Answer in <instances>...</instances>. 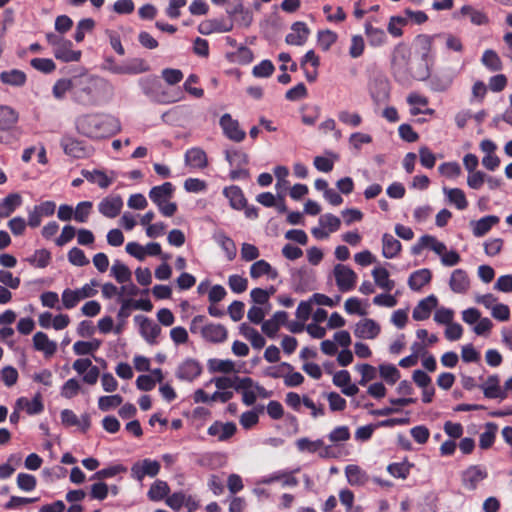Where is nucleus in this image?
Listing matches in <instances>:
<instances>
[{
	"mask_svg": "<svg viewBox=\"0 0 512 512\" xmlns=\"http://www.w3.org/2000/svg\"><path fill=\"white\" fill-rule=\"evenodd\" d=\"M119 129V122L109 116L85 114L76 120V130L87 137L101 138L119 131Z\"/></svg>",
	"mask_w": 512,
	"mask_h": 512,
	"instance_id": "1",
	"label": "nucleus"
},
{
	"mask_svg": "<svg viewBox=\"0 0 512 512\" xmlns=\"http://www.w3.org/2000/svg\"><path fill=\"white\" fill-rule=\"evenodd\" d=\"M105 86V80L96 76L75 77L74 99L82 104H93Z\"/></svg>",
	"mask_w": 512,
	"mask_h": 512,
	"instance_id": "2",
	"label": "nucleus"
},
{
	"mask_svg": "<svg viewBox=\"0 0 512 512\" xmlns=\"http://www.w3.org/2000/svg\"><path fill=\"white\" fill-rule=\"evenodd\" d=\"M205 317L202 315L195 316L190 323V331L199 333L202 338L210 343H222L228 337V330L221 324L209 323L204 324Z\"/></svg>",
	"mask_w": 512,
	"mask_h": 512,
	"instance_id": "3",
	"label": "nucleus"
},
{
	"mask_svg": "<svg viewBox=\"0 0 512 512\" xmlns=\"http://www.w3.org/2000/svg\"><path fill=\"white\" fill-rule=\"evenodd\" d=\"M174 187L170 182L153 187L149 192L150 199L158 206L164 216L171 217L177 210L176 203L170 202Z\"/></svg>",
	"mask_w": 512,
	"mask_h": 512,
	"instance_id": "4",
	"label": "nucleus"
},
{
	"mask_svg": "<svg viewBox=\"0 0 512 512\" xmlns=\"http://www.w3.org/2000/svg\"><path fill=\"white\" fill-rule=\"evenodd\" d=\"M413 76L418 80H425L430 77V87L433 91L436 92L447 91L451 87L454 80V74L447 71L438 72L430 76L427 67L421 72H415Z\"/></svg>",
	"mask_w": 512,
	"mask_h": 512,
	"instance_id": "5",
	"label": "nucleus"
},
{
	"mask_svg": "<svg viewBox=\"0 0 512 512\" xmlns=\"http://www.w3.org/2000/svg\"><path fill=\"white\" fill-rule=\"evenodd\" d=\"M488 477V472L481 465H471L462 472L461 482L468 491H474Z\"/></svg>",
	"mask_w": 512,
	"mask_h": 512,
	"instance_id": "6",
	"label": "nucleus"
},
{
	"mask_svg": "<svg viewBox=\"0 0 512 512\" xmlns=\"http://www.w3.org/2000/svg\"><path fill=\"white\" fill-rule=\"evenodd\" d=\"M333 275L339 291L347 292L355 287L357 275L350 267L337 264L334 266Z\"/></svg>",
	"mask_w": 512,
	"mask_h": 512,
	"instance_id": "7",
	"label": "nucleus"
},
{
	"mask_svg": "<svg viewBox=\"0 0 512 512\" xmlns=\"http://www.w3.org/2000/svg\"><path fill=\"white\" fill-rule=\"evenodd\" d=\"M160 471V463L156 460L144 459L133 464L132 477L141 481L145 476L155 477Z\"/></svg>",
	"mask_w": 512,
	"mask_h": 512,
	"instance_id": "8",
	"label": "nucleus"
},
{
	"mask_svg": "<svg viewBox=\"0 0 512 512\" xmlns=\"http://www.w3.org/2000/svg\"><path fill=\"white\" fill-rule=\"evenodd\" d=\"M134 319L139 324L140 333L145 340L151 345L155 344L157 337L161 333L159 325L142 315H138Z\"/></svg>",
	"mask_w": 512,
	"mask_h": 512,
	"instance_id": "9",
	"label": "nucleus"
},
{
	"mask_svg": "<svg viewBox=\"0 0 512 512\" xmlns=\"http://www.w3.org/2000/svg\"><path fill=\"white\" fill-rule=\"evenodd\" d=\"M381 331L380 325L373 319L365 318L356 323L354 335L360 339H375Z\"/></svg>",
	"mask_w": 512,
	"mask_h": 512,
	"instance_id": "10",
	"label": "nucleus"
},
{
	"mask_svg": "<svg viewBox=\"0 0 512 512\" xmlns=\"http://www.w3.org/2000/svg\"><path fill=\"white\" fill-rule=\"evenodd\" d=\"M220 125L224 134L232 141L241 142L245 138V132L240 129L239 122L231 117L230 114H224L220 119Z\"/></svg>",
	"mask_w": 512,
	"mask_h": 512,
	"instance_id": "11",
	"label": "nucleus"
},
{
	"mask_svg": "<svg viewBox=\"0 0 512 512\" xmlns=\"http://www.w3.org/2000/svg\"><path fill=\"white\" fill-rule=\"evenodd\" d=\"M123 207V201L120 196L105 197L98 205L99 212L108 218L117 217Z\"/></svg>",
	"mask_w": 512,
	"mask_h": 512,
	"instance_id": "12",
	"label": "nucleus"
},
{
	"mask_svg": "<svg viewBox=\"0 0 512 512\" xmlns=\"http://www.w3.org/2000/svg\"><path fill=\"white\" fill-rule=\"evenodd\" d=\"M481 389L485 397L490 399H505L506 393L505 390H502L500 386V379L497 375L489 376L482 384Z\"/></svg>",
	"mask_w": 512,
	"mask_h": 512,
	"instance_id": "13",
	"label": "nucleus"
},
{
	"mask_svg": "<svg viewBox=\"0 0 512 512\" xmlns=\"http://www.w3.org/2000/svg\"><path fill=\"white\" fill-rule=\"evenodd\" d=\"M232 28V23H227L218 19L204 20L198 25V31L202 35H210L212 33H225L231 31Z\"/></svg>",
	"mask_w": 512,
	"mask_h": 512,
	"instance_id": "14",
	"label": "nucleus"
},
{
	"mask_svg": "<svg viewBox=\"0 0 512 512\" xmlns=\"http://www.w3.org/2000/svg\"><path fill=\"white\" fill-rule=\"evenodd\" d=\"M236 429V425L232 422L222 423L216 421L208 428V434L219 441H226L236 433Z\"/></svg>",
	"mask_w": 512,
	"mask_h": 512,
	"instance_id": "15",
	"label": "nucleus"
},
{
	"mask_svg": "<svg viewBox=\"0 0 512 512\" xmlns=\"http://www.w3.org/2000/svg\"><path fill=\"white\" fill-rule=\"evenodd\" d=\"M309 33L305 23L296 22L292 25L291 32L286 36L285 41L289 45L301 46L306 42Z\"/></svg>",
	"mask_w": 512,
	"mask_h": 512,
	"instance_id": "16",
	"label": "nucleus"
},
{
	"mask_svg": "<svg viewBox=\"0 0 512 512\" xmlns=\"http://www.w3.org/2000/svg\"><path fill=\"white\" fill-rule=\"evenodd\" d=\"M34 348L44 353L46 357H51L57 350L56 342L50 340L43 332H37L33 336Z\"/></svg>",
	"mask_w": 512,
	"mask_h": 512,
	"instance_id": "17",
	"label": "nucleus"
},
{
	"mask_svg": "<svg viewBox=\"0 0 512 512\" xmlns=\"http://www.w3.org/2000/svg\"><path fill=\"white\" fill-rule=\"evenodd\" d=\"M185 163L192 168L203 169L208 165L206 153L201 148H191L185 154Z\"/></svg>",
	"mask_w": 512,
	"mask_h": 512,
	"instance_id": "18",
	"label": "nucleus"
},
{
	"mask_svg": "<svg viewBox=\"0 0 512 512\" xmlns=\"http://www.w3.org/2000/svg\"><path fill=\"white\" fill-rule=\"evenodd\" d=\"M449 285L453 292L465 293L470 286V280L466 271L462 269L454 270L451 275Z\"/></svg>",
	"mask_w": 512,
	"mask_h": 512,
	"instance_id": "19",
	"label": "nucleus"
},
{
	"mask_svg": "<svg viewBox=\"0 0 512 512\" xmlns=\"http://www.w3.org/2000/svg\"><path fill=\"white\" fill-rule=\"evenodd\" d=\"M437 306V298L433 295L421 300L413 310V318L417 321L425 320L430 316L432 309Z\"/></svg>",
	"mask_w": 512,
	"mask_h": 512,
	"instance_id": "20",
	"label": "nucleus"
},
{
	"mask_svg": "<svg viewBox=\"0 0 512 512\" xmlns=\"http://www.w3.org/2000/svg\"><path fill=\"white\" fill-rule=\"evenodd\" d=\"M266 275L269 279H276L278 272L265 260H258L254 262L250 268V276L253 279H258Z\"/></svg>",
	"mask_w": 512,
	"mask_h": 512,
	"instance_id": "21",
	"label": "nucleus"
},
{
	"mask_svg": "<svg viewBox=\"0 0 512 512\" xmlns=\"http://www.w3.org/2000/svg\"><path fill=\"white\" fill-rule=\"evenodd\" d=\"M61 146L67 155L75 158H82L87 154L82 142L71 137H63Z\"/></svg>",
	"mask_w": 512,
	"mask_h": 512,
	"instance_id": "22",
	"label": "nucleus"
},
{
	"mask_svg": "<svg viewBox=\"0 0 512 512\" xmlns=\"http://www.w3.org/2000/svg\"><path fill=\"white\" fill-rule=\"evenodd\" d=\"M54 56L64 62H74L79 61L81 52L72 50L71 41L64 40L60 46L54 49Z\"/></svg>",
	"mask_w": 512,
	"mask_h": 512,
	"instance_id": "23",
	"label": "nucleus"
},
{
	"mask_svg": "<svg viewBox=\"0 0 512 512\" xmlns=\"http://www.w3.org/2000/svg\"><path fill=\"white\" fill-rule=\"evenodd\" d=\"M61 420L64 425L79 426L83 431L88 430L90 427V419L88 415H83L82 418L79 419L76 414L69 409H64L61 412Z\"/></svg>",
	"mask_w": 512,
	"mask_h": 512,
	"instance_id": "24",
	"label": "nucleus"
},
{
	"mask_svg": "<svg viewBox=\"0 0 512 512\" xmlns=\"http://www.w3.org/2000/svg\"><path fill=\"white\" fill-rule=\"evenodd\" d=\"M115 175V172H111L110 175H107L101 170L83 171V176L88 181L98 184L102 189H106L113 182Z\"/></svg>",
	"mask_w": 512,
	"mask_h": 512,
	"instance_id": "25",
	"label": "nucleus"
},
{
	"mask_svg": "<svg viewBox=\"0 0 512 512\" xmlns=\"http://www.w3.org/2000/svg\"><path fill=\"white\" fill-rule=\"evenodd\" d=\"M201 373V366L195 360H186L183 362L177 371V376L180 379L191 381L199 376Z\"/></svg>",
	"mask_w": 512,
	"mask_h": 512,
	"instance_id": "26",
	"label": "nucleus"
},
{
	"mask_svg": "<svg viewBox=\"0 0 512 512\" xmlns=\"http://www.w3.org/2000/svg\"><path fill=\"white\" fill-rule=\"evenodd\" d=\"M239 331L248 341H250L253 348L261 349L265 346L266 341L264 337L248 324L242 323L239 326Z\"/></svg>",
	"mask_w": 512,
	"mask_h": 512,
	"instance_id": "27",
	"label": "nucleus"
},
{
	"mask_svg": "<svg viewBox=\"0 0 512 512\" xmlns=\"http://www.w3.org/2000/svg\"><path fill=\"white\" fill-rule=\"evenodd\" d=\"M499 222V218L494 215L483 217L477 221H472L470 225L473 229V234L476 237L484 236L494 225Z\"/></svg>",
	"mask_w": 512,
	"mask_h": 512,
	"instance_id": "28",
	"label": "nucleus"
},
{
	"mask_svg": "<svg viewBox=\"0 0 512 512\" xmlns=\"http://www.w3.org/2000/svg\"><path fill=\"white\" fill-rule=\"evenodd\" d=\"M22 203V198L18 193L7 195L0 203V220L9 217L15 209Z\"/></svg>",
	"mask_w": 512,
	"mask_h": 512,
	"instance_id": "29",
	"label": "nucleus"
},
{
	"mask_svg": "<svg viewBox=\"0 0 512 512\" xmlns=\"http://www.w3.org/2000/svg\"><path fill=\"white\" fill-rule=\"evenodd\" d=\"M17 408L25 410L28 414H38L43 410L41 395L36 394L32 400L21 397L16 401Z\"/></svg>",
	"mask_w": 512,
	"mask_h": 512,
	"instance_id": "30",
	"label": "nucleus"
},
{
	"mask_svg": "<svg viewBox=\"0 0 512 512\" xmlns=\"http://www.w3.org/2000/svg\"><path fill=\"white\" fill-rule=\"evenodd\" d=\"M375 20L367 21L365 24V33L369 39V43L372 46L382 45L386 40V34L380 27L374 26Z\"/></svg>",
	"mask_w": 512,
	"mask_h": 512,
	"instance_id": "31",
	"label": "nucleus"
},
{
	"mask_svg": "<svg viewBox=\"0 0 512 512\" xmlns=\"http://www.w3.org/2000/svg\"><path fill=\"white\" fill-rule=\"evenodd\" d=\"M401 243L390 234H384L382 238V253L385 258L391 259L398 255Z\"/></svg>",
	"mask_w": 512,
	"mask_h": 512,
	"instance_id": "32",
	"label": "nucleus"
},
{
	"mask_svg": "<svg viewBox=\"0 0 512 512\" xmlns=\"http://www.w3.org/2000/svg\"><path fill=\"white\" fill-rule=\"evenodd\" d=\"M345 474L350 485L361 486L364 485L369 477L365 471H363L357 465H348L345 469Z\"/></svg>",
	"mask_w": 512,
	"mask_h": 512,
	"instance_id": "33",
	"label": "nucleus"
},
{
	"mask_svg": "<svg viewBox=\"0 0 512 512\" xmlns=\"http://www.w3.org/2000/svg\"><path fill=\"white\" fill-rule=\"evenodd\" d=\"M375 284L385 291H391L395 282L389 278V272L383 267H377L372 271Z\"/></svg>",
	"mask_w": 512,
	"mask_h": 512,
	"instance_id": "34",
	"label": "nucleus"
},
{
	"mask_svg": "<svg viewBox=\"0 0 512 512\" xmlns=\"http://www.w3.org/2000/svg\"><path fill=\"white\" fill-rule=\"evenodd\" d=\"M431 280V272L428 269H421L411 274L408 285L412 290H420Z\"/></svg>",
	"mask_w": 512,
	"mask_h": 512,
	"instance_id": "35",
	"label": "nucleus"
},
{
	"mask_svg": "<svg viewBox=\"0 0 512 512\" xmlns=\"http://www.w3.org/2000/svg\"><path fill=\"white\" fill-rule=\"evenodd\" d=\"M18 113L8 106H0V130H8L18 121Z\"/></svg>",
	"mask_w": 512,
	"mask_h": 512,
	"instance_id": "36",
	"label": "nucleus"
},
{
	"mask_svg": "<svg viewBox=\"0 0 512 512\" xmlns=\"http://www.w3.org/2000/svg\"><path fill=\"white\" fill-rule=\"evenodd\" d=\"M148 70V66L141 59H134L125 66H117L114 72L117 74H139Z\"/></svg>",
	"mask_w": 512,
	"mask_h": 512,
	"instance_id": "37",
	"label": "nucleus"
},
{
	"mask_svg": "<svg viewBox=\"0 0 512 512\" xmlns=\"http://www.w3.org/2000/svg\"><path fill=\"white\" fill-rule=\"evenodd\" d=\"M225 196L229 199L232 208L240 210L245 206V198L241 189L237 186L225 188Z\"/></svg>",
	"mask_w": 512,
	"mask_h": 512,
	"instance_id": "38",
	"label": "nucleus"
},
{
	"mask_svg": "<svg viewBox=\"0 0 512 512\" xmlns=\"http://www.w3.org/2000/svg\"><path fill=\"white\" fill-rule=\"evenodd\" d=\"M111 275L118 283L123 284L131 281L132 273L125 264L116 260L111 267Z\"/></svg>",
	"mask_w": 512,
	"mask_h": 512,
	"instance_id": "39",
	"label": "nucleus"
},
{
	"mask_svg": "<svg viewBox=\"0 0 512 512\" xmlns=\"http://www.w3.org/2000/svg\"><path fill=\"white\" fill-rule=\"evenodd\" d=\"M169 492H170V488H169L167 482L162 481V480H157L151 485V487L148 491V497L152 501H160V500L164 499L165 497H167Z\"/></svg>",
	"mask_w": 512,
	"mask_h": 512,
	"instance_id": "40",
	"label": "nucleus"
},
{
	"mask_svg": "<svg viewBox=\"0 0 512 512\" xmlns=\"http://www.w3.org/2000/svg\"><path fill=\"white\" fill-rule=\"evenodd\" d=\"M444 193L447 195L450 203L454 204L459 210H463L468 206V202L466 200V196L461 189L452 188L447 189L444 188Z\"/></svg>",
	"mask_w": 512,
	"mask_h": 512,
	"instance_id": "41",
	"label": "nucleus"
},
{
	"mask_svg": "<svg viewBox=\"0 0 512 512\" xmlns=\"http://www.w3.org/2000/svg\"><path fill=\"white\" fill-rule=\"evenodd\" d=\"M460 14L469 17L471 23L475 25H485L488 23V17L485 13L471 6H463L460 10Z\"/></svg>",
	"mask_w": 512,
	"mask_h": 512,
	"instance_id": "42",
	"label": "nucleus"
},
{
	"mask_svg": "<svg viewBox=\"0 0 512 512\" xmlns=\"http://www.w3.org/2000/svg\"><path fill=\"white\" fill-rule=\"evenodd\" d=\"M3 83L12 86H22L26 81V75L20 70L5 71L0 74Z\"/></svg>",
	"mask_w": 512,
	"mask_h": 512,
	"instance_id": "43",
	"label": "nucleus"
},
{
	"mask_svg": "<svg viewBox=\"0 0 512 512\" xmlns=\"http://www.w3.org/2000/svg\"><path fill=\"white\" fill-rule=\"evenodd\" d=\"M75 88V78L59 79L53 86V95L56 99H63L67 92Z\"/></svg>",
	"mask_w": 512,
	"mask_h": 512,
	"instance_id": "44",
	"label": "nucleus"
},
{
	"mask_svg": "<svg viewBox=\"0 0 512 512\" xmlns=\"http://www.w3.org/2000/svg\"><path fill=\"white\" fill-rule=\"evenodd\" d=\"M51 254L46 249L36 250L32 256L27 258V261L37 268H45L49 265Z\"/></svg>",
	"mask_w": 512,
	"mask_h": 512,
	"instance_id": "45",
	"label": "nucleus"
},
{
	"mask_svg": "<svg viewBox=\"0 0 512 512\" xmlns=\"http://www.w3.org/2000/svg\"><path fill=\"white\" fill-rule=\"evenodd\" d=\"M497 426L494 423H487L485 431L480 434L479 446L482 449H488L492 446L495 440Z\"/></svg>",
	"mask_w": 512,
	"mask_h": 512,
	"instance_id": "46",
	"label": "nucleus"
},
{
	"mask_svg": "<svg viewBox=\"0 0 512 512\" xmlns=\"http://www.w3.org/2000/svg\"><path fill=\"white\" fill-rule=\"evenodd\" d=\"M123 402L122 396L119 394L109 395V396H101L98 399V407L101 411H109L113 408L120 406Z\"/></svg>",
	"mask_w": 512,
	"mask_h": 512,
	"instance_id": "47",
	"label": "nucleus"
},
{
	"mask_svg": "<svg viewBox=\"0 0 512 512\" xmlns=\"http://www.w3.org/2000/svg\"><path fill=\"white\" fill-rule=\"evenodd\" d=\"M209 369L213 372L231 373L235 372V363L231 360L212 359L209 361Z\"/></svg>",
	"mask_w": 512,
	"mask_h": 512,
	"instance_id": "48",
	"label": "nucleus"
},
{
	"mask_svg": "<svg viewBox=\"0 0 512 512\" xmlns=\"http://www.w3.org/2000/svg\"><path fill=\"white\" fill-rule=\"evenodd\" d=\"M101 345V341L94 339L92 341H78L74 344L73 349L77 355H86L96 351Z\"/></svg>",
	"mask_w": 512,
	"mask_h": 512,
	"instance_id": "49",
	"label": "nucleus"
},
{
	"mask_svg": "<svg viewBox=\"0 0 512 512\" xmlns=\"http://www.w3.org/2000/svg\"><path fill=\"white\" fill-rule=\"evenodd\" d=\"M380 376L389 384H395L400 378L398 369L390 364H382L379 366Z\"/></svg>",
	"mask_w": 512,
	"mask_h": 512,
	"instance_id": "50",
	"label": "nucleus"
},
{
	"mask_svg": "<svg viewBox=\"0 0 512 512\" xmlns=\"http://www.w3.org/2000/svg\"><path fill=\"white\" fill-rule=\"evenodd\" d=\"M296 446L299 449V451L302 452H310L314 453L317 451H320L323 447V441L322 440H315L312 441L308 438H300L296 441Z\"/></svg>",
	"mask_w": 512,
	"mask_h": 512,
	"instance_id": "51",
	"label": "nucleus"
},
{
	"mask_svg": "<svg viewBox=\"0 0 512 512\" xmlns=\"http://www.w3.org/2000/svg\"><path fill=\"white\" fill-rule=\"evenodd\" d=\"M482 63L492 71H499L502 68V62L493 50H486L484 52Z\"/></svg>",
	"mask_w": 512,
	"mask_h": 512,
	"instance_id": "52",
	"label": "nucleus"
},
{
	"mask_svg": "<svg viewBox=\"0 0 512 512\" xmlns=\"http://www.w3.org/2000/svg\"><path fill=\"white\" fill-rule=\"evenodd\" d=\"M407 102L412 106L410 110L411 114L415 116L422 113V110L419 107L427 106L428 99L422 95L412 93L408 96Z\"/></svg>",
	"mask_w": 512,
	"mask_h": 512,
	"instance_id": "53",
	"label": "nucleus"
},
{
	"mask_svg": "<svg viewBox=\"0 0 512 512\" xmlns=\"http://www.w3.org/2000/svg\"><path fill=\"white\" fill-rule=\"evenodd\" d=\"M91 209L92 203L90 201L80 202L75 208L74 219L80 223L86 222L91 212Z\"/></svg>",
	"mask_w": 512,
	"mask_h": 512,
	"instance_id": "54",
	"label": "nucleus"
},
{
	"mask_svg": "<svg viewBox=\"0 0 512 512\" xmlns=\"http://www.w3.org/2000/svg\"><path fill=\"white\" fill-rule=\"evenodd\" d=\"M337 40L336 33L330 30H323L318 33V43L320 47L327 51Z\"/></svg>",
	"mask_w": 512,
	"mask_h": 512,
	"instance_id": "55",
	"label": "nucleus"
},
{
	"mask_svg": "<svg viewBox=\"0 0 512 512\" xmlns=\"http://www.w3.org/2000/svg\"><path fill=\"white\" fill-rule=\"evenodd\" d=\"M36 484L37 481L33 475L20 473L17 476V486L23 491H32Z\"/></svg>",
	"mask_w": 512,
	"mask_h": 512,
	"instance_id": "56",
	"label": "nucleus"
},
{
	"mask_svg": "<svg viewBox=\"0 0 512 512\" xmlns=\"http://www.w3.org/2000/svg\"><path fill=\"white\" fill-rule=\"evenodd\" d=\"M68 260L72 265L85 266L89 264V260L85 256L83 250L74 247L68 252Z\"/></svg>",
	"mask_w": 512,
	"mask_h": 512,
	"instance_id": "57",
	"label": "nucleus"
},
{
	"mask_svg": "<svg viewBox=\"0 0 512 512\" xmlns=\"http://www.w3.org/2000/svg\"><path fill=\"white\" fill-rule=\"evenodd\" d=\"M228 285L233 292L242 293L247 289L248 281L246 278L235 274L229 277Z\"/></svg>",
	"mask_w": 512,
	"mask_h": 512,
	"instance_id": "58",
	"label": "nucleus"
},
{
	"mask_svg": "<svg viewBox=\"0 0 512 512\" xmlns=\"http://www.w3.org/2000/svg\"><path fill=\"white\" fill-rule=\"evenodd\" d=\"M438 170L447 178H456L461 173L460 165L456 162L443 163L439 166Z\"/></svg>",
	"mask_w": 512,
	"mask_h": 512,
	"instance_id": "59",
	"label": "nucleus"
},
{
	"mask_svg": "<svg viewBox=\"0 0 512 512\" xmlns=\"http://www.w3.org/2000/svg\"><path fill=\"white\" fill-rule=\"evenodd\" d=\"M422 245H425V248L432 249L436 254L440 255L446 251V246L444 243L438 241L435 237L425 235L422 237Z\"/></svg>",
	"mask_w": 512,
	"mask_h": 512,
	"instance_id": "60",
	"label": "nucleus"
},
{
	"mask_svg": "<svg viewBox=\"0 0 512 512\" xmlns=\"http://www.w3.org/2000/svg\"><path fill=\"white\" fill-rule=\"evenodd\" d=\"M31 65L44 73H50L55 70L56 65L53 60L48 58H34L31 60Z\"/></svg>",
	"mask_w": 512,
	"mask_h": 512,
	"instance_id": "61",
	"label": "nucleus"
},
{
	"mask_svg": "<svg viewBox=\"0 0 512 512\" xmlns=\"http://www.w3.org/2000/svg\"><path fill=\"white\" fill-rule=\"evenodd\" d=\"M320 225L328 229V232H335L339 229L341 221L338 217L332 214H325L319 219Z\"/></svg>",
	"mask_w": 512,
	"mask_h": 512,
	"instance_id": "62",
	"label": "nucleus"
},
{
	"mask_svg": "<svg viewBox=\"0 0 512 512\" xmlns=\"http://www.w3.org/2000/svg\"><path fill=\"white\" fill-rule=\"evenodd\" d=\"M274 72V65L269 60H263L260 64L253 68L255 77H269Z\"/></svg>",
	"mask_w": 512,
	"mask_h": 512,
	"instance_id": "63",
	"label": "nucleus"
},
{
	"mask_svg": "<svg viewBox=\"0 0 512 512\" xmlns=\"http://www.w3.org/2000/svg\"><path fill=\"white\" fill-rule=\"evenodd\" d=\"M80 384L76 379H69L62 387L61 395L64 398L71 399L78 394Z\"/></svg>",
	"mask_w": 512,
	"mask_h": 512,
	"instance_id": "64",
	"label": "nucleus"
}]
</instances>
